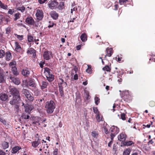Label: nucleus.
Listing matches in <instances>:
<instances>
[{
	"mask_svg": "<svg viewBox=\"0 0 155 155\" xmlns=\"http://www.w3.org/2000/svg\"><path fill=\"white\" fill-rule=\"evenodd\" d=\"M55 104L53 101L47 102L45 104V108L48 113H52L55 108Z\"/></svg>",
	"mask_w": 155,
	"mask_h": 155,
	"instance_id": "nucleus-1",
	"label": "nucleus"
},
{
	"mask_svg": "<svg viewBox=\"0 0 155 155\" xmlns=\"http://www.w3.org/2000/svg\"><path fill=\"white\" fill-rule=\"evenodd\" d=\"M21 102L20 97H13V98L10 101L9 103L12 105H14L15 108L18 110L19 107L18 104Z\"/></svg>",
	"mask_w": 155,
	"mask_h": 155,
	"instance_id": "nucleus-2",
	"label": "nucleus"
},
{
	"mask_svg": "<svg viewBox=\"0 0 155 155\" xmlns=\"http://www.w3.org/2000/svg\"><path fill=\"white\" fill-rule=\"evenodd\" d=\"M9 93L13 97H20L18 90L15 87H10Z\"/></svg>",
	"mask_w": 155,
	"mask_h": 155,
	"instance_id": "nucleus-3",
	"label": "nucleus"
},
{
	"mask_svg": "<svg viewBox=\"0 0 155 155\" xmlns=\"http://www.w3.org/2000/svg\"><path fill=\"white\" fill-rule=\"evenodd\" d=\"M58 4V3L56 1L53 0L51 1L48 4L49 7L51 9H53L56 8Z\"/></svg>",
	"mask_w": 155,
	"mask_h": 155,
	"instance_id": "nucleus-4",
	"label": "nucleus"
},
{
	"mask_svg": "<svg viewBox=\"0 0 155 155\" xmlns=\"http://www.w3.org/2000/svg\"><path fill=\"white\" fill-rule=\"evenodd\" d=\"M36 16L37 19L41 20L43 17V12L41 10L38 9L36 13Z\"/></svg>",
	"mask_w": 155,
	"mask_h": 155,
	"instance_id": "nucleus-5",
	"label": "nucleus"
},
{
	"mask_svg": "<svg viewBox=\"0 0 155 155\" xmlns=\"http://www.w3.org/2000/svg\"><path fill=\"white\" fill-rule=\"evenodd\" d=\"M52 53L50 51H45L43 55L44 58L47 60L50 59L51 57H52Z\"/></svg>",
	"mask_w": 155,
	"mask_h": 155,
	"instance_id": "nucleus-6",
	"label": "nucleus"
},
{
	"mask_svg": "<svg viewBox=\"0 0 155 155\" xmlns=\"http://www.w3.org/2000/svg\"><path fill=\"white\" fill-rule=\"evenodd\" d=\"M10 81L13 82L16 85H18L20 83V81L19 78H15L14 77H12V76L10 77Z\"/></svg>",
	"mask_w": 155,
	"mask_h": 155,
	"instance_id": "nucleus-7",
	"label": "nucleus"
},
{
	"mask_svg": "<svg viewBox=\"0 0 155 155\" xmlns=\"http://www.w3.org/2000/svg\"><path fill=\"white\" fill-rule=\"evenodd\" d=\"M60 81L58 84L59 87V91L63 90V86H66L67 85L66 83L62 79H59Z\"/></svg>",
	"mask_w": 155,
	"mask_h": 155,
	"instance_id": "nucleus-8",
	"label": "nucleus"
},
{
	"mask_svg": "<svg viewBox=\"0 0 155 155\" xmlns=\"http://www.w3.org/2000/svg\"><path fill=\"white\" fill-rule=\"evenodd\" d=\"M25 22L29 25H32L34 24L35 21L32 17L28 16L26 18Z\"/></svg>",
	"mask_w": 155,
	"mask_h": 155,
	"instance_id": "nucleus-9",
	"label": "nucleus"
},
{
	"mask_svg": "<svg viewBox=\"0 0 155 155\" xmlns=\"http://www.w3.org/2000/svg\"><path fill=\"white\" fill-rule=\"evenodd\" d=\"M22 73L23 75L28 77L30 73V69L27 68L24 69L22 71Z\"/></svg>",
	"mask_w": 155,
	"mask_h": 155,
	"instance_id": "nucleus-10",
	"label": "nucleus"
},
{
	"mask_svg": "<svg viewBox=\"0 0 155 155\" xmlns=\"http://www.w3.org/2000/svg\"><path fill=\"white\" fill-rule=\"evenodd\" d=\"M41 140L38 138L36 140L33 141L31 142L32 146L34 148H36L40 143Z\"/></svg>",
	"mask_w": 155,
	"mask_h": 155,
	"instance_id": "nucleus-11",
	"label": "nucleus"
},
{
	"mask_svg": "<svg viewBox=\"0 0 155 155\" xmlns=\"http://www.w3.org/2000/svg\"><path fill=\"white\" fill-rule=\"evenodd\" d=\"M24 107L25 108V111L28 113L30 112L33 108L32 106L28 104H26L24 106Z\"/></svg>",
	"mask_w": 155,
	"mask_h": 155,
	"instance_id": "nucleus-12",
	"label": "nucleus"
},
{
	"mask_svg": "<svg viewBox=\"0 0 155 155\" xmlns=\"http://www.w3.org/2000/svg\"><path fill=\"white\" fill-rule=\"evenodd\" d=\"M126 135L123 133L120 134L118 137V139L120 141H124L126 139Z\"/></svg>",
	"mask_w": 155,
	"mask_h": 155,
	"instance_id": "nucleus-13",
	"label": "nucleus"
},
{
	"mask_svg": "<svg viewBox=\"0 0 155 155\" xmlns=\"http://www.w3.org/2000/svg\"><path fill=\"white\" fill-rule=\"evenodd\" d=\"M51 17L54 19H56L58 17V14L55 11H52L50 12Z\"/></svg>",
	"mask_w": 155,
	"mask_h": 155,
	"instance_id": "nucleus-14",
	"label": "nucleus"
},
{
	"mask_svg": "<svg viewBox=\"0 0 155 155\" xmlns=\"http://www.w3.org/2000/svg\"><path fill=\"white\" fill-rule=\"evenodd\" d=\"M8 98V95L5 94H2L0 95V99L3 101H6Z\"/></svg>",
	"mask_w": 155,
	"mask_h": 155,
	"instance_id": "nucleus-15",
	"label": "nucleus"
},
{
	"mask_svg": "<svg viewBox=\"0 0 155 155\" xmlns=\"http://www.w3.org/2000/svg\"><path fill=\"white\" fill-rule=\"evenodd\" d=\"M48 147L49 146L47 144H44L42 149H44V150L45 151L44 153H47V154L49 155V150L48 149Z\"/></svg>",
	"mask_w": 155,
	"mask_h": 155,
	"instance_id": "nucleus-16",
	"label": "nucleus"
},
{
	"mask_svg": "<svg viewBox=\"0 0 155 155\" xmlns=\"http://www.w3.org/2000/svg\"><path fill=\"white\" fill-rule=\"evenodd\" d=\"M12 58L11 53L9 51L6 53V60L7 61H9Z\"/></svg>",
	"mask_w": 155,
	"mask_h": 155,
	"instance_id": "nucleus-17",
	"label": "nucleus"
},
{
	"mask_svg": "<svg viewBox=\"0 0 155 155\" xmlns=\"http://www.w3.org/2000/svg\"><path fill=\"white\" fill-rule=\"evenodd\" d=\"M51 71L48 68L46 67L44 68V73L46 76L51 74Z\"/></svg>",
	"mask_w": 155,
	"mask_h": 155,
	"instance_id": "nucleus-18",
	"label": "nucleus"
},
{
	"mask_svg": "<svg viewBox=\"0 0 155 155\" xmlns=\"http://www.w3.org/2000/svg\"><path fill=\"white\" fill-rule=\"evenodd\" d=\"M21 149V147H20L16 146L12 148V153H15L18 150Z\"/></svg>",
	"mask_w": 155,
	"mask_h": 155,
	"instance_id": "nucleus-19",
	"label": "nucleus"
},
{
	"mask_svg": "<svg viewBox=\"0 0 155 155\" xmlns=\"http://www.w3.org/2000/svg\"><path fill=\"white\" fill-rule=\"evenodd\" d=\"M21 93L23 94L24 95L25 97L30 94L29 91L28 90L25 88L22 89Z\"/></svg>",
	"mask_w": 155,
	"mask_h": 155,
	"instance_id": "nucleus-20",
	"label": "nucleus"
},
{
	"mask_svg": "<svg viewBox=\"0 0 155 155\" xmlns=\"http://www.w3.org/2000/svg\"><path fill=\"white\" fill-rule=\"evenodd\" d=\"M47 79L49 82L52 81L54 79V76L52 74L46 76Z\"/></svg>",
	"mask_w": 155,
	"mask_h": 155,
	"instance_id": "nucleus-21",
	"label": "nucleus"
},
{
	"mask_svg": "<svg viewBox=\"0 0 155 155\" xmlns=\"http://www.w3.org/2000/svg\"><path fill=\"white\" fill-rule=\"evenodd\" d=\"M107 56L110 57L113 53V49L111 48L106 49Z\"/></svg>",
	"mask_w": 155,
	"mask_h": 155,
	"instance_id": "nucleus-22",
	"label": "nucleus"
},
{
	"mask_svg": "<svg viewBox=\"0 0 155 155\" xmlns=\"http://www.w3.org/2000/svg\"><path fill=\"white\" fill-rule=\"evenodd\" d=\"M15 50L16 51H19L21 50V48L18 43L15 42Z\"/></svg>",
	"mask_w": 155,
	"mask_h": 155,
	"instance_id": "nucleus-23",
	"label": "nucleus"
},
{
	"mask_svg": "<svg viewBox=\"0 0 155 155\" xmlns=\"http://www.w3.org/2000/svg\"><path fill=\"white\" fill-rule=\"evenodd\" d=\"M81 39L82 41H85L87 40V36L86 34H83L81 36Z\"/></svg>",
	"mask_w": 155,
	"mask_h": 155,
	"instance_id": "nucleus-24",
	"label": "nucleus"
},
{
	"mask_svg": "<svg viewBox=\"0 0 155 155\" xmlns=\"http://www.w3.org/2000/svg\"><path fill=\"white\" fill-rule=\"evenodd\" d=\"M2 145L3 149L4 150L7 148L9 147L8 143L6 142H4L2 143Z\"/></svg>",
	"mask_w": 155,
	"mask_h": 155,
	"instance_id": "nucleus-25",
	"label": "nucleus"
},
{
	"mask_svg": "<svg viewBox=\"0 0 155 155\" xmlns=\"http://www.w3.org/2000/svg\"><path fill=\"white\" fill-rule=\"evenodd\" d=\"M48 84L47 82L42 81L41 85V88L43 89L46 88Z\"/></svg>",
	"mask_w": 155,
	"mask_h": 155,
	"instance_id": "nucleus-26",
	"label": "nucleus"
},
{
	"mask_svg": "<svg viewBox=\"0 0 155 155\" xmlns=\"http://www.w3.org/2000/svg\"><path fill=\"white\" fill-rule=\"evenodd\" d=\"M27 53L29 54L34 55L35 53V50L32 48H30L27 51Z\"/></svg>",
	"mask_w": 155,
	"mask_h": 155,
	"instance_id": "nucleus-27",
	"label": "nucleus"
},
{
	"mask_svg": "<svg viewBox=\"0 0 155 155\" xmlns=\"http://www.w3.org/2000/svg\"><path fill=\"white\" fill-rule=\"evenodd\" d=\"M25 97L30 102H32L34 101V97L31 96L30 94Z\"/></svg>",
	"mask_w": 155,
	"mask_h": 155,
	"instance_id": "nucleus-28",
	"label": "nucleus"
},
{
	"mask_svg": "<svg viewBox=\"0 0 155 155\" xmlns=\"http://www.w3.org/2000/svg\"><path fill=\"white\" fill-rule=\"evenodd\" d=\"M11 68L12 72L14 75H17L18 74L17 68L15 67Z\"/></svg>",
	"mask_w": 155,
	"mask_h": 155,
	"instance_id": "nucleus-29",
	"label": "nucleus"
},
{
	"mask_svg": "<svg viewBox=\"0 0 155 155\" xmlns=\"http://www.w3.org/2000/svg\"><path fill=\"white\" fill-rule=\"evenodd\" d=\"M64 8V2H61L58 7V8L60 10H62Z\"/></svg>",
	"mask_w": 155,
	"mask_h": 155,
	"instance_id": "nucleus-30",
	"label": "nucleus"
},
{
	"mask_svg": "<svg viewBox=\"0 0 155 155\" xmlns=\"http://www.w3.org/2000/svg\"><path fill=\"white\" fill-rule=\"evenodd\" d=\"M131 151L130 149H127L125 150L123 153V155H129Z\"/></svg>",
	"mask_w": 155,
	"mask_h": 155,
	"instance_id": "nucleus-31",
	"label": "nucleus"
},
{
	"mask_svg": "<svg viewBox=\"0 0 155 155\" xmlns=\"http://www.w3.org/2000/svg\"><path fill=\"white\" fill-rule=\"evenodd\" d=\"M96 118L98 122H100L103 121L102 117H100V114L96 115Z\"/></svg>",
	"mask_w": 155,
	"mask_h": 155,
	"instance_id": "nucleus-32",
	"label": "nucleus"
},
{
	"mask_svg": "<svg viewBox=\"0 0 155 155\" xmlns=\"http://www.w3.org/2000/svg\"><path fill=\"white\" fill-rule=\"evenodd\" d=\"M102 69L104 71L110 72L111 68L108 66L106 65Z\"/></svg>",
	"mask_w": 155,
	"mask_h": 155,
	"instance_id": "nucleus-33",
	"label": "nucleus"
},
{
	"mask_svg": "<svg viewBox=\"0 0 155 155\" xmlns=\"http://www.w3.org/2000/svg\"><path fill=\"white\" fill-rule=\"evenodd\" d=\"M133 143L132 141H128L124 142L123 143V144L125 146H130Z\"/></svg>",
	"mask_w": 155,
	"mask_h": 155,
	"instance_id": "nucleus-34",
	"label": "nucleus"
},
{
	"mask_svg": "<svg viewBox=\"0 0 155 155\" xmlns=\"http://www.w3.org/2000/svg\"><path fill=\"white\" fill-rule=\"evenodd\" d=\"M20 14L18 13H17L15 14L14 15L15 18L14 19V21H16L17 19H18L20 18Z\"/></svg>",
	"mask_w": 155,
	"mask_h": 155,
	"instance_id": "nucleus-35",
	"label": "nucleus"
},
{
	"mask_svg": "<svg viewBox=\"0 0 155 155\" xmlns=\"http://www.w3.org/2000/svg\"><path fill=\"white\" fill-rule=\"evenodd\" d=\"M15 65L16 62L15 61L11 62L9 64V66L11 68L15 67Z\"/></svg>",
	"mask_w": 155,
	"mask_h": 155,
	"instance_id": "nucleus-36",
	"label": "nucleus"
},
{
	"mask_svg": "<svg viewBox=\"0 0 155 155\" xmlns=\"http://www.w3.org/2000/svg\"><path fill=\"white\" fill-rule=\"evenodd\" d=\"M91 135L93 137H97L98 136V134L97 132L93 131L92 132Z\"/></svg>",
	"mask_w": 155,
	"mask_h": 155,
	"instance_id": "nucleus-37",
	"label": "nucleus"
},
{
	"mask_svg": "<svg viewBox=\"0 0 155 155\" xmlns=\"http://www.w3.org/2000/svg\"><path fill=\"white\" fill-rule=\"evenodd\" d=\"M5 54V51L2 50H0V58H2Z\"/></svg>",
	"mask_w": 155,
	"mask_h": 155,
	"instance_id": "nucleus-38",
	"label": "nucleus"
},
{
	"mask_svg": "<svg viewBox=\"0 0 155 155\" xmlns=\"http://www.w3.org/2000/svg\"><path fill=\"white\" fill-rule=\"evenodd\" d=\"M5 81L4 76L2 74H0V83H3Z\"/></svg>",
	"mask_w": 155,
	"mask_h": 155,
	"instance_id": "nucleus-39",
	"label": "nucleus"
},
{
	"mask_svg": "<svg viewBox=\"0 0 155 155\" xmlns=\"http://www.w3.org/2000/svg\"><path fill=\"white\" fill-rule=\"evenodd\" d=\"M95 100V104L97 105L99 103L100 101V99L97 97H96L94 99Z\"/></svg>",
	"mask_w": 155,
	"mask_h": 155,
	"instance_id": "nucleus-40",
	"label": "nucleus"
},
{
	"mask_svg": "<svg viewBox=\"0 0 155 155\" xmlns=\"http://www.w3.org/2000/svg\"><path fill=\"white\" fill-rule=\"evenodd\" d=\"M78 70L77 68H75L74 69H72L71 71V75L74 74L75 73H76Z\"/></svg>",
	"mask_w": 155,
	"mask_h": 155,
	"instance_id": "nucleus-41",
	"label": "nucleus"
},
{
	"mask_svg": "<svg viewBox=\"0 0 155 155\" xmlns=\"http://www.w3.org/2000/svg\"><path fill=\"white\" fill-rule=\"evenodd\" d=\"M28 41L29 42H31L33 41V38L31 36H28Z\"/></svg>",
	"mask_w": 155,
	"mask_h": 155,
	"instance_id": "nucleus-42",
	"label": "nucleus"
},
{
	"mask_svg": "<svg viewBox=\"0 0 155 155\" xmlns=\"http://www.w3.org/2000/svg\"><path fill=\"white\" fill-rule=\"evenodd\" d=\"M93 110L94 112L96 115L99 114V112L98 111V110L97 107H94L93 108Z\"/></svg>",
	"mask_w": 155,
	"mask_h": 155,
	"instance_id": "nucleus-43",
	"label": "nucleus"
},
{
	"mask_svg": "<svg viewBox=\"0 0 155 155\" xmlns=\"http://www.w3.org/2000/svg\"><path fill=\"white\" fill-rule=\"evenodd\" d=\"M89 95L88 92H85V93L84 94V96L87 99H89Z\"/></svg>",
	"mask_w": 155,
	"mask_h": 155,
	"instance_id": "nucleus-44",
	"label": "nucleus"
},
{
	"mask_svg": "<svg viewBox=\"0 0 155 155\" xmlns=\"http://www.w3.org/2000/svg\"><path fill=\"white\" fill-rule=\"evenodd\" d=\"M11 31V28L8 27L6 29V33L7 34H9Z\"/></svg>",
	"mask_w": 155,
	"mask_h": 155,
	"instance_id": "nucleus-45",
	"label": "nucleus"
},
{
	"mask_svg": "<svg viewBox=\"0 0 155 155\" xmlns=\"http://www.w3.org/2000/svg\"><path fill=\"white\" fill-rule=\"evenodd\" d=\"M25 7L24 6L21 7L20 8H18V10L19 11H21L22 12H23L25 10Z\"/></svg>",
	"mask_w": 155,
	"mask_h": 155,
	"instance_id": "nucleus-46",
	"label": "nucleus"
},
{
	"mask_svg": "<svg viewBox=\"0 0 155 155\" xmlns=\"http://www.w3.org/2000/svg\"><path fill=\"white\" fill-rule=\"evenodd\" d=\"M0 6L1 8L4 9H6L7 7V6L5 5L2 3L0 4Z\"/></svg>",
	"mask_w": 155,
	"mask_h": 155,
	"instance_id": "nucleus-47",
	"label": "nucleus"
},
{
	"mask_svg": "<svg viewBox=\"0 0 155 155\" xmlns=\"http://www.w3.org/2000/svg\"><path fill=\"white\" fill-rule=\"evenodd\" d=\"M121 118L123 120H124L125 119V115L124 114L122 113L121 114Z\"/></svg>",
	"mask_w": 155,
	"mask_h": 155,
	"instance_id": "nucleus-48",
	"label": "nucleus"
},
{
	"mask_svg": "<svg viewBox=\"0 0 155 155\" xmlns=\"http://www.w3.org/2000/svg\"><path fill=\"white\" fill-rule=\"evenodd\" d=\"M22 117L24 119H28L30 117V116L28 115H22Z\"/></svg>",
	"mask_w": 155,
	"mask_h": 155,
	"instance_id": "nucleus-49",
	"label": "nucleus"
},
{
	"mask_svg": "<svg viewBox=\"0 0 155 155\" xmlns=\"http://www.w3.org/2000/svg\"><path fill=\"white\" fill-rule=\"evenodd\" d=\"M14 12V10L13 9H9L8 11V13L10 15H12L13 14Z\"/></svg>",
	"mask_w": 155,
	"mask_h": 155,
	"instance_id": "nucleus-50",
	"label": "nucleus"
},
{
	"mask_svg": "<svg viewBox=\"0 0 155 155\" xmlns=\"http://www.w3.org/2000/svg\"><path fill=\"white\" fill-rule=\"evenodd\" d=\"M28 84L29 86L32 87H33L34 86V85L31 81H30L28 82Z\"/></svg>",
	"mask_w": 155,
	"mask_h": 155,
	"instance_id": "nucleus-51",
	"label": "nucleus"
},
{
	"mask_svg": "<svg viewBox=\"0 0 155 155\" xmlns=\"http://www.w3.org/2000/svg\"><path fill=\"white\" fill-rule=\"evenodd\" d=\"M127 0H119V3L120 5H122L124 2H126Z\"/></svg>",
	"mask_w": 155,
	"mask_h": 155,
	"instance_id": "nucleus-52",
	"label": "nucleus"
},
{
	"mask_svg": "<svg viewBox=\"0 0 155 155\" xmlns=\"http://www.w3.org/2000/svg\"><path fill=\"white\" fill-rule=\"evenodd\" d=\"M17 38L20 40H21L23 39V36L18 35Z\"/></svg>",
	"mask_w": 155,
	"mask_h": 155,
	"instance_id": "nucleus-53",
	"label": "nucleus"
},
{
	"mask_svg": "<svg viewBox=\"0 0 155 155\" xmlns=\"http://www.w3.org/2000/svg\"><path fill=\"white\" fill-rule=\"evenodd\" d=\"M0 155H6V153L0 149Z\"/></svg>",
	"mask_w": 155,
	"mask_h": 155,
	"instance_id": "nucleus-54",
	"label": "nucleus"
},
{
	"mask_svg": "<svg viewBox=\"0 0 155 155\" xmlns=\"http://www.w3.org/2000/svg\"><path fill=\"white\" fill-rule=\"evenodd\" d=\"M0 122H2L3 124H5L6 123V121L4 119H3L2 118H0Z\"/></svg>",
	"mask_w": 155,
	"mask_h": 155,
	"instance_id": "nucleus-55",
	"label": "nucleus"
},
{
	"mask_svg": "<svg viewBox=\"0 0 155 155\" xmlns=\"http://www.w3.org/2000/svg\"><path fill=\"white\" fill-rule=\"evenodd\" d=\"M91 68H89V67H88V68L86 70V71L88 73H90L91 72Z\"/></svg>",
	"mask_w": 155,
	"mask_h": 155,
	"instance_id": "nucleus-56",
	"label": "nucleus"
},
{
	"mask_svg": "<svg viewBox=\"0 0 155 155\" xmlns=\"http://www.w3.org/2000/svg\"><path fill=\"white\" fill-rule=\"evenodd\" d=\"M58 151V149H55L54 151L53 154L54 155H57V152Z\"/></svg>",
	"mask_w": 155,
	"mask_h": 155,
	"instance_id": "nucleus-57",
	"label": "nucleus"
},
{
	"mask_svg": "<svg viewBox=\"0 0 155 155\" xmlns=\"http://www.w3.org/2000/svg\"><path fill=\"white\" fill-rule=\"evenodd\" d=\"M26 81H23L22 84V86L23 87H25L26 86Z\"/></svg>",
	"mask_w": 155,
	"mask_h": 155,
	"instance_id": "nucleus-58",
	"label": "nucleus"
},
{
	"mask_svg": "<svg viewBox=\"0 0 155 155\" xmlns=\"http://www.w3.org/2000/svg\"><path fill=\"white\" fill-rule=\"evenodd\" d=\"M115 127L114 126H112L110 128V130L111 132H114V130L115 129Z\"/></svg>",
	"mask_w": 155,
	"mask_h": 155,
	"instance_id": "nucleus-59",
	"label": "nucleus"
},
{
	"mask_svg": "<svg viewBox=\"0 0 155 155\" xmlns=\"http://www.w3.org/2000/svg\"><path fill=\"white\" fill-rule=\"evenodd\" d=\"M78 79V76L77 74H75L74 76V79L77 80Z\"/></svg>",
	"mask_w": 155,
	"mask_h": 155,
	"instance_id": "nucleus-60",
	"label": "nucleus"
},
{
	"mask_svg": "<svg viewBox=\"0 0 155 155\" xmlns=\"http://www.w3.org/2000/svg\"><path fill=\"white\" fill-rule=\"evenodd\" d=\"M5 20L7 22H8L10 21V18L9 17H8L5 18Z\"/></svg>",
	"mask_w": 155,
	"mask_h": 155,
	"instance_id": "nucleus-61",
	"label": "nucleus"
},
{
	"mask_svg": "<svg viewBox=\"0 0 155 155\" xmlns=\"http://www.w3.org/2000/svg\"><path fill=\"white\" fill-rule=\"evenodd\" d=\"M4 17L2 15H0V22H1L3 20Z\"/></svg>",
	"mask_w": 155,
	"mask_h": 155,
	"instance_id": "nucleus-62",
	"label": "nucleus"
},
{
	"mask_svg": "<svg viewBox=\"0 0 155 155\" xmlns=\"http://www.w3.org/2000/svg\"><path fill=\"white\" fill-rule=\"evenodd\" d=\"M104 131L105 134H107L108 133V130L105 127L104 128Z\"/></svg>",
	"mask_w": 155,
	"mask_h": 155,
	"instance_id": "nucleus-63",
	"label": "nucleus"
},
{
	"mask_svg": "<svg viewBox=\"0 0 155 155\" xmlns=\"http://www.w3.org/2000/svg\"><path fill=\"white\" fill-rule=\"evenodd\" d=\"M81 46V45H78L76 47V49L77 50H79L80 49Z\"/></svg>",
	"mask_w": 155,
	"mask_h": 155,
	"instance_id": "nucleus-64",
	"label": "nucleus"
}]
</instances>
